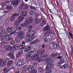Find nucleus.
<instances>
[{"instance_id":"393cba45","label":"nucleus","mask_w":73,"mask_h":73,"mask_svg":"<svg viewBox=\"0 0 73 73\" xmlns=\"http://www.w3.org/2000/svg\"><path fill=\"white\" fill-rule=\"evenodd\" d=\"M39 71L40 73H42L44 71V69L42 67H40L39 68Z\"/></svg>"},{"instance_id":"4468645a","label":"nucleus","mask_w":73,"mask_h":73,"mask_svg":"<svg viewBox=\"0 0 73 73\" xmlns=\"http://www.w3.org/2000/svg\"><path fill=\"white\" fill-rule=\"evenodd\" d=\"M19 16V14L17 15L16 13H15V14H14L10 18V20L11 21H15V16Z\"/></svg>"},{"instance_id":"0e129e2a","label":"nucleus","mask_w":73,"mask_h":73,"mask_svg":"<svg viewBox=\"0 0 73 73\" xmlns=\"http://www.w3.org/2000/svg\"><path fill=\"white\" fill-rule=\"evenodd\" d=\"M4 44V43H3L2 44Z\"/></svg>"},{"instance_id":"6e6552de","label":"nucleus","mask_w":73,"mask_h":73,"mask_svg":"<svg viewBox=\"0 0 73 73\" xmlns=\"http://www.w3.org/2000/svg\"><path fill=\"white\" fill-rule=\"evenodd\" d=\"M44 31H47L46 32H45L44 33V35H47L48 34H49L50 33V28L48 26H47L45 27H44Z\"/></svg>"},{"instance_id":"1a4fd4ad","label":"nucleus","mask_w":73,"mask_h":73,"mask_svg":"<svg viewBox=\"0 0 73 73\" xmlns=\"http://www.w3.org/2000/svg\"><path fill=\"white\" fill-rule=\"evenodd\" d=\"M7 33H11L10 34V35H12L14 33H15V32H13V29L11 27H8L7 29Z\"/></svg>"},{"instance_id":"72a5a7b5","label":"nucleus","mask_w":73,"mask_h":73,"mask_svg":"<svg viewBox=\"0 0 73 73\" xmlns=\"http://www.w3.org/2000/svg\"><path fill=\"white\" fill-rule=\"evenodd\" d=\"M24 5H22L20 7V9L21 10L23 9H24Z\"/></svg>"},{"instance_id":"e2e57ef3","label":"nucleus","mask_w":73,"mask_h":73,"mask_svg":"<svg viewBox=\"0 0 73 73\" xmlns=\"http://www.w3.org/2000/svg\"><path fill=\"white\" fill-rule=\"evenodd\" d=\"M21 27H19V29H21Z\"/></svg>"},{"instance_id":"13d9d810","label":"nucleus","mask_w":73,"mask_h":73,"mask_svg":"<svg viewBox=\"0 0 73 73\" xmlns=\"http://www.w3.org/2000/svg\"><path fill=\"white\" fill-rule=\"evenodd\" d=\"M12 69H15V67H13L12 68Z\"/></svg>"},{"instance_id":"338daca9","label":"nucleus","mask_w":73,"mask_h":73,"mask_svg":"<svg viewBox=\"0 0 73 73\" xmlns=\"http://www.w3.org/2000/svg\"><path fill=\"white\" fill-rule=\"evenodd\" d=\"M41 11H42V10H41Z\"/></svg>"},{"instance_id":"cd10ccee","label":"nucleus","mask_w":73,"mask_h":73,"mask_svg":"<svg viewBox=\"0 0 73 73\" xmlns=\"http://www.w3.org/2000/svg\"><path fill=\"white\" fill-rule=\"evenodd\" d=\"M52 47L54 48H56L58 47V44H54L52 45Z\"/></svg>"},{"instance_id":"79ce46f5","label":"nucleus","mask_w":73,"mask_h":73,"mask_svg":"<svg viewBox=\"0 0 73 73\" xmlns=\"http://www.w3.org/2000/svg\"><path fill=\"white\" fill-rule=\"evenodd\" d=\"M23 38H24V36H21L20 37V39H21V40L22 39H23Z\"/></svg>"},{"instance_id":"e433bc0d","label":"nucleus","mask_w":73,"mask_h":73,"mask_svg":"<svg viewBox=\"0 0 73 73\" xmlns=\"http://www.w3.org/2000/svg\"><path fill=\"white\" fill-rule=\"evenodd\" d=\"M39 41V40L38 39L35 40L34 41V43L35 44V43H37V42H38Z\"/></svg>"},{"instance_id":"7ed1b4c3","label":"nucleus","mask_w":73,"mask_h":73,"mask_svg":"<svg viewBox=\"0 0 73 73\" xmlns=\"http://www.w3.org/2000/svg\"><path fill=\"white\" fill-rule=\"evenodd\" d=\"M1 40H5L6 39H7L8 38V35H7L6 32L4 31H2L1 33Z\"/></svg>"},{"instance_id":"49530a36","label":"nucleus","mask_w":73,"mask_h":73,"mask_svg":"<svg viewBox=\"0 0 73 73\" xmlns=\"http://www.w3.org/2000/svg\"><path fill=\"white\" fill-rule=\"evenodd\" d=\"M62 58L61 56H59L58 57L56 58H59L60 60Z\"/></svg>"},{"instance_id":"603ef678","label":"nucleus","mask_w":73,"mask_h":73,"mask_svg":"<svg viewBox=\"0 0 73 73\" xmlns=\"http://www.w3.org/2000/svg\"><path fill=\"white\" fill-rule=\"evenodd\" d=\"M44 45H45L44 44H43L42 46V48H44L45 47Z\"/></svg>"},{"instance_id":"3c124183","label":"nucleus","mask_w":73,"mask_h":73,"mask_svg":"<svg viewBox=\"0 0 73 73\" xmlns=\"http://www.w3.org/2000/svg\"><path fill=\"white\" fill-rule=\"evenodd\" d=\"M22 43L23 44H25V42H24V41H22Z\"/></svg>"},{"instance_id":"c9c22d12","label":"nucleus","mask_w":73,"mask_h":73,"mask_svg":"<svg viewBox=\"0 0 73 73\" xmlns=\"http://www.w3.org/2000/svg\"><path fill=\"white\" fill-rule=\"evenodd\" d=\"M12 0H6V2L7 3H11Z\"/></svg>"},{"instance_id":"6e6d98bb","label":"nucleus","mask_w":73,"mask_h":73,"mask_svg":"<svg viewBox=\"0 0 73 73\" xmlns=\"http://www.w3.org/2000/svg\"><path fill=\"white\" fill-rule=\"evenodd\" d=\"M29 28H30V29H32V27L31 26L29 27Z\"/></svg>"},{"instance_id":"20e7f679","label":"nucleus","mask_w":73,"mask_h":73,"mask_svg":"<svg viewBox=\"0 0 73 73\" xmlns=\"http://www.w3.org/2000/svg\"><path fill=\"white\" fill-rule=\"evenodd\" d=\"M33 19L32 18V17H31L30 18L29 21L26 20L25 23H22L21 24V25L23 27H24L25 26H27V25H29L30 24L32 23V22H33Z\"/></svg>"},{"instance_id":"8fccbe9b","label":"nucleus","mask_w":73,"mask_h":73,"mask_svg":"<svg viewBox=\"0 0 73 73\" xmlns=\"http://www.w3.org/2000/svg\"><path fill=\"white\" fill-rule=\"evenodd\" d=\"M34 64L35 66H37V63H34Z\"/></svg>"},{"instance_id":"bf43d9fd","label":"nucleus","mask_w":73,"mask_h":73,"mask_svg":"<svg viewBox=\"0 0 73 73\" xmlns=\"http://www.w3.org/2000/svg\"><path fill=\"white\" fill-rule=\"evenodd\" d=\"M25 1L26 2H27L28 1V0H25Z\"/></svg>"},{"instance_id":"f8f14e48","label":"nucleus","mask_w":73,"mask_h":73,"mask_svg":"<svg viewBox=\"0 0 73 73\" xmlns=\"http://www.w3.org/2000/svg\"><path fill=\"white\" fill-rule=\"evenodd\" d=\"M51 60V58H50L47 57L44 59L43 60V61H46V62L47 64H49Z\"/></svg>"},{"instance_id":"864d4df0","label":"nucleus","mask_w":73,"mask_h":73,"mask_svg":"<svg viewBox=\"0 0 73 73\" xmlns=\"http://www.w3.org/2000/svg\"><path fill=\"white\" fill-rule=\"evenodd\" d=\"M20 73V72L19 71H18V72L16 71L15 72V73Z\"/></svg>"},{"instance_id":"2eb2a0df","label":"nucleus","mask_w":73,"mask_h":73,"mask_svg":"<svg viewBox=\"0 0 73 73\" xmlns=\"http://www.w3.org/2000/svg\"><path fill=\"white\" fill-rule=\"evenodd\" d=\"M53 68V65L52 64H47L46 66V69H48L50 68Z\"/></svg>"},{"instance_id":"7c9ffc66","label":"nucleus","mask_w":73,"mask_h":73,"mask_svg":"<svg viewBox=\"0 0 73 73\" xmlns=\"http://www.w3.org/2000/svg\"><path fill=\"white\" fill-rule=\"evenodd\" d=\"M46 73H52V71L50 70H47L46 71Z\"/></svg>"},{"instance_id":"a211bd4d","label":"nucleus","mask_w":73,"mask_h":73,"mask_svg":"<svg viewBox=\"0 0 73 73\" xmlns=\"http://www.w3.org/2000/svg\"><path fill=\"white\" fill-rule=\"evenodd\" d=\"M63 62H64V59H61L60 62L57 64V66H60L59 65L62 64Z\"/></svg>"},{"instance_id":"423d86ee","label":"nucleus","mask_w":73,"mask_h":73,"mask_svg":"<svg viewBox=\"0 0 73 73\" xmlns=\"http://www.w3.org/2000/svg\"><path fill=\"white\" fill-rule=\"evenodd\" d=\"M24 19V18L19 17L18 18V20L16 21L15 22V25L16 26L17 28H18V26L20 25V23L22 22V21Z\"/></svg>"},{"instance_id":"f257e3e1","label":"nucleus","mask_w":73,"mask_h":73,"mask_svg":"<svg viewBox=\"0 0 73 73\" xmlns=\"http://www.w3.org/2000/svg\"><path fill=\"white\" fill-rule=\"evenodd\" d=\"M31 58L33 59L34 60H37L38 62H41L42 61V59H41V57H38V56L36 55L35 54L34 52L31 51L27 54L26 59L27 60H30Z\"/></svg>"},{"instance_id":"a878e982","label":"nucleus","mask_w":73,"mask_h":73,"mask_svg":"<svg viewBox=\"0 0 73 73\" xmlns=\"http://www.w3.org/2000/svg\"><path fill=\"white\" fill-rule=\"evenodd\" d=\"M46 24V23L44 20H43L42 21L40 25L41 27H43V25Z\"/></svg>"},{"instance_id":"f03ea898","label":"nucleus","mask_w":73,"mask_h":73,"mask_svg":"<svg viewBox=\"0 0 73 73\" xmlns=\"http://www.w3.org/2000/svg\"><path fill=\"white\" fill-rule=\"evenodd\" d=\"M35 31H32L31 30H29L27 33L26 36L27 37V38L26 39L27 42H30L32 41L33 40H34L35 38Z\"/></svg>"},{"instance_id":"f3484780","label":"nucleus","mask_w":73,"mask_h":73,"mask_svg":"<svg viewBox=\"0 0 73 73\" xmlns=\"http://www.w3.org/2000/svg\"><path fill=\"white\" fill-rule=\"evenodd\" d=\"M19 0H15L14 1L12 2L11 4L13 5H18Z\"/></svg>"},{"instance_id":"2f4dec72","label":"nucleus","mask_w":73,"mask_h":73,"mask_svg":"<svg viewBox=\"0 0 73 73\" xmlns=\"http://www.w3.org/2000/svg\"><path fill=\"white\" fill-rule=\"evenodd\" d=\"M49 39H48L46 38H45L44 40V41L45 42H48V41H49Z\"/></svg>"},{"instance_id":"bb28decb","label":"nucleus","mask_w":73,"mask_h":73,"mask_svg":"<svg viewBox=\"0 0 73 73\" xmlns=\"http://www.w3.org/2000/svg\"><path fill=\"white\" fill-rule=\"evenodd\" d=\"M44 52L45 51H44V50H43L41 52V51H39L37 52V54H39V55H40L41 54V53H44Z\"/></svg>"},{"instance_id":"9d476101","label":"nucleus","mask_w":73,"mask_h":73,"mask_svg":"<svg viewBox=\"0 0 73 73\" xmlns=\"http://www.w3.org/2000/svg\"><path fill=\"white\" fill-rule=\"evenodd\" d=\"M6 62H7V60L0 59V65H1V66H5L7 64Z\"/></svg>"},{"instance_id":"a18cd8bd","label":"nucleus","mask_w":73,"mask_h":73,"mask_svg":"<svg viewBox=\"0 0 73 73\" xmlns=\"http://www.w3.org/2000/svg\"><path fill=\"white\" fill-rule=\"evenodd\" d=\"M51 57H54V54L52 53L51 55Z\"/></svg>"},{"instance_id":"39448f33","label":"nucleus","mask_w":73,"mask_h":73,"mask_svg":"<svg viewBox=\"0 0 73 73\" xmlns=\"http://www.w3.org/2000/svg\"><path fill=\"white\" fill-rule=\"evenodd\" d=\"M4 48L6 50H10L13 49L14 50H15V49H18V45L15 46L13 48L10 46H6L4 47Z\"/></svg>"},{"instance_id":"412c9836","label":"nucleus","mask_w":73,"mask_h":73,"mask_svg":"<svg viewBox=\"0 0 73 73\" xmlns=\"http://www.w3.org/2000/svg\"><path fill=\"white\" fill-rule=\"evenodd\" d=\"M26 47L25 46L22 44H20L19 46V48L20 49H25Z\"/></svg>"},{"instance_id":"09e8293b","label":"nucleus","mask_w":73,"mask_h":73,"mask_svg":"<svg viewBox=\"0 0 73 73\" xmlns=\"http://www.w3.org/2000/svg\"><path fill=\"white\" fill-rule=\"evenodd\" d=\"M35 16L36 17H37V16H38V13H36L35 14Z\"/></svg>"},{"instance_id":"37998d69","label":"nucleus","mask_w":73,"mask_h":73,"mask_svg":"<svg viewBox=\"0 0 73 73\" xmlns=\"http://www.w3.org/2000/svg\"><path fill=\"white\" fill-rule=\"evenodd\" d=\"M34 44L35 43V42H34V41L30 43V44H31V45H33V44Z\"/></svg>"},{"instance_id":"680f3d73","label":"nucleus","mask_w":73,"mask_h":73,"mask_svg":"<svg viewBox=\"0 0 73 73\" xmlns=\"http://www.w3.org/2000/svg\"><path fill=\"white\" fill-rule=\"evenodd\" d=\"M40 23V22H37V24H38Z\"/></svg>"},{"instance_id":"c85d7f7f","label":"nucleus","mask_w":73,"mask_h":73,"mask_svg":"<svg viewBox=\"0 0 73 73\" xmlns=\"http://www.w3.org/2000/svg\"><path fill=\"white\" fill-rule=\"evenodd\" d=\"M15 41L16 42H19L20 41V39L19 37H17L15 38Z\"/></svg>"},{"instance_id":"ea45409f","label":"nucleus","mask_w":73,"mask_h":73,"mask_svg":"<svg viewBox=\"0 0 73 73\" xmlns=\"http://www.w3.org/2000/svg\"><path fill=\"white\" fill-rule=\"evenodd\" d=\"M42 56L43 57H46L48 56L47 55H44V54H42Z\"/></svg>"},{"instance_id":"6ab92c4d","label":"nucleus","mask_w":73,"mask_h":73,"mask_svg":"<svg viewBox=\"0 0 73 73\" xmlns=\"http://www.w3.org/2000/svg\"><path fill=\"white\" fill-rule=\"evenodd\" d=\"M13 61L12 60H9L7 62V64L8 66H11L13 64Z\"/></svg>"},{"instance_id":"9b49d317","label":"nucleus","mask_w":73,"mask_h":73,"mask_svg":"<svg viewBox=\"0 0 73 73\" xmlns=\"http://www.w3.org/2000/svg\"><path fill=\"white\" fill-rule=\"evenodd\" d=\"M27 11H24L22 12L21 13V16L19 17H21V18H23L24 19V17H27Z\"/></svg>"},{"instance_id":"c03bdc74","label":"nucleus","mask_w":73,"mask_h":73,"mask_svg":"<svg viewBox=\"0 0 73 73\" xmlns=\"http://www.w3.org/2000/svg\"><path fill=\"white\" fill-rule=\"evenodd\" d=\"M5 5V3H1V6H2V7H3L4 5Z\"/></svg>"},{"instance_id":"4d7b16f0","label":"nucleus","mask_w":73,"mask_h":73,"mask_svg":"<svg viewBox=\"0 0 73 73\" xmlns=\"http://www.w3.org/2000/svg\"><path fill=\"white\" fill-rule=\"evenodd\" d=\"M55 56H57V54H54V57H55Z\"/></svg>"},{"instance_id":"f704fd0d","label":"nucleus","mask_w":73,"mask_h":73,"mask_svg":"<svg viewBox=\"0 0 73 73\" xmlns=\"http://www.w3.org/2000/svg\"><path fill=\"white\" fill-rule=\"evenodd\" d=\"M3 71L5 72V73H7V72H8V71H7V69L6 68H5L4 69H3Z\"/></svg>"},{"instance_id":"5fc2aeb1","label":"nucleus","mask_w":73,"mask_h":73,"mask_svg":"<svg viewBox=\"0 0 73 73\" xmlns=\"http://www.w3.org/2000/svg\"><path fill=\"white\" fill-rule=\"evenodd\" d=\"M37 19H36L35 20V22H37Z\"/></svg>"},{"instance_id":"5701e85b","label":"nucleus","mask_w":73,"mask_h":73,"mask_svg":"<svg viewBox=\"0 0 73 73\" xmlns=\"http://www.w3.org/2000/svg\"><path fill=\"white\" fill-rule=\"evenodd\" d=\"M10 57L11 59H13L15 58V56H14V55L12 54H9L8 55Z\"/></svg>"},{"instance_id":"0eeeda50","label":"nucleus","mask_w":73,"mask_h":73,"mask_svg":"<svg viewBox=\"0 0 73 73\" xmlns=\"http://www.w3.org/2000/svg\"><path fill=\"white\" fill-rule=\"evenodd\" d=\"M34 69L33 66H30L28 67L27 70L26 67V70H27V71L30 72H31L30 73H36L37 71L36 70H33Z\"/></svg>"},{"instance_id":"69168bd1","label":"nucleus","mask_w":73,"mask_h":73,"mask_svg":"<svg viewBox=\"0 0 73 73\" xmlns=\"http://www.w3.org/2000/svg\"><path fill=\"white\" fill-rule=\"evenodd\" d=\"M25 9L26 8L25 7Z\"/></svg>"},{"instance_id":"de8ad7c7","label":"nucleus","mask_w":73,"mask_h":73,"mask_svg":"<svg viewBox=\"0 0 73 73\" xmlns=\"http://www.w3.org/2000/svg\"><path fill=\"white\" fill-rule=\"evenodd\" d=\"M30 7L31 8V9H35L34 7H33L32 6H31Z\"/></svg>"},{"instance_id":"c756f323","label":"nucleus","mask_w":73,"mask_h":73,"mask_svg":"<svg viewBox=\"0 0 73 73\" xmlns=\"http://www.w3.org/2000/svg\"><path fill=\"white\" fill-rule=\"evenodd\" d=\"M8 38L7 39H6V40H8V41H9L10 40H12V39H13V38H12V37H9V36L8 35Z\"/></svg>"},{"instance_id":"dca6fc26","label":"nucleus","mask_w":73,"mask_h":73,"mask_svg":"<svg viewBox=\"0 0 73 73\" xmlns=\"http://www.w3.org/2000/svg\"><path fill=\"white\" fill-rule=\"evenodd\" d=\"M23 53V51H21L19 52L18 54L16 55V58H17V59H18L19 58V57H20V56H21V55Z\"/></svg>"},{"instance_id":"4be33fe9","label":"nucleus","mask_w":73,"mask_h":73,"mask_svg":"<svg viewBox=\"0 0 73 73\" xmlns=\"http://www.w3.org/2000/svg\"><path fill=\"white\" fill-rule=\"evenodd\" d=\"M5 10H9L10 9H12V7L11 6H7L5 8Z\"/></svg>"},{"instance_id":"58836bf2","label":"nucleus","mask_w":73,"mask_h":73,"mask_svg":"<svg viewBox=\"0 0 73 73\" xmlns=\"http://www.w3.org/2000/svg\"><path fill=\"white\" fill-rule=\"evenodd\" d=\"M19 35H23L24 34V32H21L19 33Z\"/></svg>"},{"instance_id":"aec40b11","label":"nucleus","mask_w":73,"mask_h":73,"mask_svg":"<svg viewBox=\"0 0 73 73\" xmlns=\"http://www.w3.org/2000/svg\"><path fill=\"white\" fill-rule=\"evenodd\" d=\"M31 47H29L27 48H26L24 51V52L25 53H27V52H28L29 51L31 50Z\"/></svg>"},{"instance_id":"ddd939ff","label":"nucleus","mask_w":73,"mask_h":73,"mask_svg":"<svg viewBox=\"0 0 73 73\" xmlns=\"http://www.w3.org/2000/svg\"><path fill=\"white\" fill-rule=\"evenodd\" d=\"M24 65V62L19 61L17 63V65L18 66H21V65Z\"/></svg>"},{"instance_id":"473e14b6","label":"nucleus","mask_w":73,"mask_h":73,"mask_svg":"<svg viewBox=\"0 0 73 73\" xmlns=\"http://www.w3.org/2000/svg\"><path fill=\"white\" fill-rule=\"evenodd\" d=\"M30 14L31 15H35V11H31L30 12Z\"/></svg>"},{"instance_id":"b1692460","label":"nucleus","mask_w":73,"mask_h":73,"mask_svg":"<svg viewBox=\"0 0 73 73\" xmlns=\"http://www.w3.org/2000/svg\"><path fill=\"white\" fill-rule=\"evenodd\" d=\"M68 66V65L67 64H65L64 65H63L61 67V68L62 69H64V68H66Z\"/></svg>"},{"instance_id":"a19ab883","label":"nucleus","mask_w":73,"mask_h":73,"mask_svg":"<svg viewBox=\"0 0 73 73\" xmlns=\"http://www.w3.org/2000/svg\"><path fill=\"white\" fill-rule=\"evenodd\" d=\"M69 34L71 37H73V35H72V33H69Z\"/></svg>"},{"instance_id":"052dcab7","label":"nucleus","mask_w":73,"mask_h":73,"mask_svg":"<svg viewBox=\"0 0 73 73\" xmlns=\"http://www.w3.org/2000/svg\"><path fill=\"white\" fill-rule=\"evenodd\" d=\"M2 27H0V29H2Z\"/></svg>"},{"instance_id":"4c0bfd02","label":"nucleus","mask_w":73,"mask_h":73,"mask_svg":"<svg viewBox=\"0 0 73 73\" xmlns=\"http://www.w3.org/2000/svg\"><path fill=\"white\" fill-rule=\"evenodd\" d=\"M10 43L11 45H13V44H15V42L14 41H12L10 42Z\"/></svg>"}]
</instances>
